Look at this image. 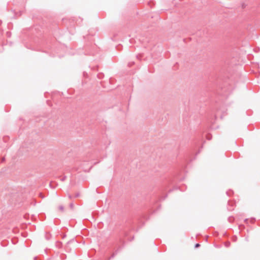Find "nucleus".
I'll list each match as a JSON object with an SVG mask.
<instances>
[{"mask_svg": "<svg viewBox=\"0 0 260 260\" xmlns=\"http://www.w3.org/2000/svg\"><path fill=\"white\" fill-rule=\"evenodd\" d=\"M58 209L59 211H60L61 212L63 211V207L62 206H60L58 207Z\"/></svg>", "mask_w": 260, "mask_h": 260, "instance_id": "f257e3e1", "label": "nucleus"}, {"mask_svg": "<svg viewBox=\"0 0 260 260\" xmlns=\"http://www.w3.org/2000/svg\"><path fill=\"white\" fill-rule=\"evenodd\" d=\"M200 246V244H197L196 245H195V247H198Z\"/></svg>", "mask_w": 260, "mask_h": 260, "instance_id": "f03ea898", "label": "nucleus"}]
</instances>
